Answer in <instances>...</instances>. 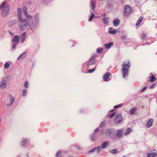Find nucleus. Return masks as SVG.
<instances>
[{"label":"nucleus","instance_id":"1","mask_svg":"<svg viewBox=\"0 0 157 157\" xmlns=\"http://www.w3.org/2000/svg\"><path fill=\"white\" fill-rule=\"evenodd\" d=\"M0 10H2L1 15L3 17L6 16L9 13L10 10V6L7 4L6 2H3L0 6Z\"/></svg>","mask_w":157,"mask_h":157},{"label":"nucleus","instance_id":"47","mask_svg":"<svg viewBox=\"0 0 157 157\" xmlns=\"http://www.w3.org/2000/svg\"><path fill=\"white\" fill-rule=\"evenodd\" d=\"M17 44V43H14L13 45V49H15L16 48Z\"/></svg>","mask_w":157,"mask_h":157},{"label":"nucleus","instance_id":"36","mask_svg":"<svg viewBox=\"0 0 157 157\" xmlns=\"http://www.w3.org/2000/svg\"><path fill=\"white\" fill-rule=\"evenodd\" d=\"M23 10L25 15L28 13L26 11L27 9L25 7H24L23 8Z\"/></svg>","mask_w":157,"mask_h":157},{"label":"nucleus","instance_id":"9","mask_svg":"<svg viewBox=\"0 0 157 157\" xmlns=\"http://www.w3.org/2000/svg\"><path fill=\"white\" fill-rule=\"evenodd\" d=\"M110 74L109 72H107L105 75L103 76V80L105 81H108V79L110 76Z\"/></svg>","mask_w":157,"mask_h":157},{"label":"nucleus","instance_id":"41","mask_svg":"<svg viewBox=\"0 0 157 157\" xmlns=\"http://www.w3.org/2000/svg\"><path fill=\"white\" fill-rule=\"evenodd\" d=\"M117 152V149H116L112 150L111 151V153H113V154L116 153Z\"/></svg>","mask_w":157,"mask_h":157},{"label":"nucleus","instance_id":"54","mask_svg":"<svg viewBox=\"0 0 157 157\" xmlns=\"http://www.w3.org/2000/svg\"><path fill=\"white\" fill-rule=\"evenodd\" d=\"M10 33L12 35H13V34H12V33H11L10 32Z\"/></svg>","mask_w":157,"mask_h":157},{"label":"nucleus","instance_id":"3","mask_svg":"<svg viewBox=\"0 0 157 157\" xmlns=\"http://www.w3.org/2000/svg\"><path fill=\"white\" fill-rule=\"evenodd\" d=\"M28 25V21L27 19H25L22 21L19 27V29L21 31L25 30Z\"/></svg>","mask_w":157,"mask_h":157},{"label":"nucleus","instance_id":"26","mask_svg":"<svg viewBox=\"0 0 157 157\" xmlns=\"http://www.w3.org/2000/svg\"><path fill=\"white\" fill-rule=\"evenodd\" d=\"M111 131L110 129H108L106 131L105 134L106 135L109 136L111 135Z\"/></svg>","mask_w":157,"mask_h":157},{"label":"nucleus","instance_id":"49","mask_svg":"<svg viewBox=\"0 0 157 157\" xmlns=\"http://www.w3.org/2000/svg\"><path fill=\"white\" fill-rule=\"evenodd\" d=\"M98 131H99V129L98 128H97L95 130V131H94V133H96L97 132H98Z\"/></svg>","mask_w":157,"mask_h":157},{"label":"nucleus","instance_id":"24","mask_svg":"<svg viewBox=\"0 0 157 157\" xmlns=\"http://www.w3.org/2000/svg\"><path fill=\"white\" fill-rule=\"evenodd\" d=\"M131 132V129L130 128H128L126 130L125 132L124 133V135H127L128 134H129Z\"/></svg>","mask_w":157,"mask_h":157},{"label":"nucleus","instance_id":"38","mask_svg":"<svg viewBox=\"0 0 157 157\" xmlns=\"http://www.w3.org/2000/svg\"><path fill=\"white\" fill-rule=\"evenodd\" d=\"M95 68L94 67L93 69L88 70V71L89 73H92L95 70Z\"/></svg>","mask_w":157,"mask_h":157},{"label":"nucleus","instance_id":"32","mask_svg":"<svg viewBox=\"0 0 157 157\" xmlns=\"http://www.w3.org/2000/svg\"><path fill=\"white\" fill-rule=\"evenodd\" d=\"M10 66V64L9 63H6L4 65V68L5 69H7L8 68H9Z\"/></svg>","mask_w":157,"mask_h":157},{"label":"nucleus","instance_id":"52","mask_svg":"<svg viewBox=\"0 0 157 157\" xmlns=\"http://www.w3.org/2000/svg\"><path fill=\"white\" fill-rule=\"evenodd\" d=\"M114 110H114V109L111 110H110V112H113V111H114Z\"/></svg>","mask_w":157,"mask_h":157},{"label":"nucleus","instance_id":"29","mask_svg":"<svg viewBox=\"0 0 157 157\" xmlns=\"http://www.w3.org/2000/svg\"><path fill=\"white\" fill-rule=\"evenodd\" d=\"M94 15L93 13H92L91 14V15L90 16L89 18L88 19V21H91L93 18Z\"/></svg>","mask_w":157,"mask_h":157},{"label":"nucleus","instance_id":"39","mask_svg":"<svg viewBox=\"0 0 157 157\" xmlns=\"http://www.w3.org/2000/svg\"><path fill=\"white\" fill-rule=\"evenodd\" d=\"M103 49L102 48H101L100 49H98L97 50V52L98 53H101L103 52Z\"/></svg>","mask_w":157,"mask_h":157},{"label":"nucleus","instance_id":"5","mask_svg":"<svg viewBox=\"0 0 157 157\" xmlns=\"http://www.w3.org/2000/svg\"><path fill=\"white\" fill-rule=\"evenodd\" d=\"M122 117L121 114L117 115L114 119V122L116 124H119L122 121Z\"/></svg>","mask_w":157,"mask_h":157},{"label":"nucleus","instance_id":"11","mask_svg":"<svg viewBox=\"0 0 157 157\" xmlns=\"http://www.w3.org/2000/svg\"><path fill=\"white\" fill-rule=\"evenodd\" d=\"M153 121V120L152 119H150L147 124V127L148 128L151 127Z\"/></svg>","mask_w":157,"mask_h":157},{"label":"nucleus","instance_id":"17","mask_svg":"<svg viewBox=\"0 0 157 157\" xmlns=\"http://www.w3.org/2000/svg\"><path fill=\"white\" fill-rule=\"evenodd\" d=\"M109 143L107 141L104 142L101 144V147L103 149H104L106 148V147L108 145Z\"/></svg>","mask_w":157,"mask_h":157},{"label":"nucleus","instance_id":"28","mask_svg":"<svg viewBox=\"0 0 157 157\" xmlns=\"http://www.w3.org/2000/svg\"><path fill=\"white\" fill-rule=\"evenodd\" d=\"M35 22L36 23H38L39 22V17L37 14H36L35 16Z\"/></svg>","mask_w":157,"mask_h":157},{"label":"nucleus","instance_id":"16","mask_svg":"<svg viewBox=\"0 0 157 157\" xmlns=\"http://www.w3.org/2000/svg\"><path fill=\"white\" fill-rule=\"evenodd\" d=\"M26 36V33L25 32L23 34V36L21 37V42L23 43L25 40V38Z\"/></svg>","mask_w":157,"mask_h":157},{"label":"nucleus","instance_id":"25","mask_svg":"<svg viewBox=\"0 0 157 157\" xmlns=\"http://www.w3.org/2000/svg\"><path fill=\"white\" fill-rule=\"evenodd\" d=\"M28 142V140L26 139H25L23 140L21 142L22 143V146H24Z\"/></svg>","mask_w":157,"mask_h":157},{"label":"nucleus","instance_id":"46","mask_svg":"<svg viewBox=\"0 0 157 157\" xmlns=\"http://www.w3.org/2000/svg\"><path fill=\"white\" fill-rule=\"evenodd\" d=\"M28 83L27 81L25 82V83L24 86L25 88H27L28 86Z\"/></svg>","mask_w":157,"mask_h":157},{"label":"nucleus","instance_id":"31","mask_svg":"<svg viewBox=\"0 0 157 157\" xmlns=\"http://www.w3.org/2000/svg\"><path fill=\"white\" fill-rule=\"evenodd\" d=\"M106 123V121H104L103 122H102L100 124V128H102L103 127L105 124Z\"/></svg>","mask_w":157,"mask_h":157},{"label":"nucleus","instance_id":"2","mask_svg":"<svg viewBox=\"0 0 157 157\" xmlns=\"http://www.w3.org/2000/svg\"><path fill=\"white\" fill-rule=\"evenodd\" d=\"M122 71L123 72V77L124 78L126 76H127L128 74V70L130 68V65L129 63L125 64H123L122 65Z\"/></svg>","mask_w":157,"mask_h":157},{"label":"nucleus","instance_id":"51","mask_svg":"<svg viewBox=\"0 0 157 157\" xmlns=\"http://www.w3.org/2000/svg\"><path fill=\"white\" fill-rule=\"evenodd\" d=\"M101 15L103 17H105L106 15L105 13H104L103 14H102Z\"/></svg>","mask_w":157,"mask_h":157},{"label":"nucleus","instance_id":"45","mask_svg":"<svg viewBox=\"0 0 157 157\" xmlns=\"http://www.w3.org/2000/svg\"><path fill=\"white\" fill-rule=\"evenodd\" d=\"M101 149V147L100 146H98L97 147L96 149L98 152H99Z\"/></svg>","mask_w":157,"mask_h":157},{"label":"nucleus","instance_id":"55","mask_svg":"<svg viewBox=\"0 0 157 157\" xmlns=\"http://www.w3.org/2000/svg\"><path fill=\"white\" fill-rule=\"evenodd\" d=\"M123 157H126V156H123Z\"/></svg>","mask_w":157,"mask_h":157},{"label":"nucleus","instance_id":"44","mask_svg":"<svg viewBox=\"0 0 157 157\" xmlns=\"http://www.w3.org/2000/svg\"><path fill=\"white\" fill-rule=\"evenodd\" d=\"M146 36V35L144 33H143L141 35V37L142 39L144 38Z\"/></svg>","mask_w":157,"mask_h":157},{"label":"nucleus","instance_id":"30","mask_svg":"<svg viewBox=\"0 0 157 157\" xmlns=\"http://www.w3.org/2000/svg\"><path fill=\"white\" fill-rule=\"evenodd\" d=\"M17 12L18 14V15H21L22 13L21 9L20 8H19L17 9Z\"/></svg>","mask_w":157,"mask_h":157},{"label":"nucleus","instance_id":"35","mask_svg":"<svg viewBox=\"0 0 157 157\" xmlns=\"http://www.w3.org/2000/svg\"><path fill=\"white\" fill-rule=\"evenodd\" d=\"M123 104H121L119 105L114 106V108L115 109L120 108L122 106Z\"/></svg>","mask_w":157,"mask_h":157},{"label":"nucleus","instance_id":"48","mask_svg":"<svg viewBox=\"0 0 157 157\" xmlns=\"http://www.w3.org/2000/svg\"><path fill=\"white\" fill-rule=\"evenodd\" d=\"M95 150H96V148H93V149H92V150L90 151H89V152H90V153L93 152H94V151H95Z\"/></svg>","mask_w":157,"mask_h":157},{"label":"nucleus","instance_id":"4","mask_svg":"<svg viewBox=\"0 0 157 157\" xmlns=\"http://www.w3.org/2000/svg\"><path fill=\"white\" fill-rule=\"evenodd\" d=\"M132 10V9L129 6H125L124 10V15L125 16H128L130 14Z\"/></svg>","mask_w":157,"mask_h":157},{"label":"nucleus","instance_id":"21","mask_svg":"<svg viewBox=\"0 0 157 157\" xmlns=\"http://www.w3.org/2000/svg\"><path fill=\"white\" fill-rule=\"evenodd\" d=\"M157 155L156 153L155 152H154L151 153H149L147 155V157H154L156 156Z\"/></svg>","mask_w":157,"mask_h":157},{"label":"nucleus","instance_id":"19","mask_svg":"<svg viewBox=\"0 0 157 157\" xmlns=\"http://www.w3.org/2000/svg\"><path fill=\"white\" fill-rule=\"evenodd\" d=\"M6 82L5 80L1 82L0 86L2 88H5L6 86Z\"/></svg>","mask_w":157,"mask_h":157},{"label":"nucleus","instance_id":"13","mask_svg":"<svg viewBox=\"0 0 157 157\" xmlns=\"http://www.w3.org/2000/svg\"><path fill=\"white\" fill-rule=\"evenodd\" d=\"M9 98L10 100V105H11L14 101V97L10 94L9 95Z\"/></svg>","mask_w":157,"mask_h":157},{"label":"nucleus","instance_id":"20","mask_svg":"<svg viewBox=\"0 0 157 157\" xmlns=\"http://www.w3.org/2000/svg\"><path fill=\"white\" fill-rule=\"evenodd\" d=\"M109 33L114 34L116 32V31L115 29H114L112 31V30H111L113 29V28H109Z\"/></svg>","mask_w":157,"mask_h":157},{"label":"nucleus","instance_id":"42","mask_svg":"<svg viewBox=\"0 0 157 157\" xmlns=\"http://www.w3.org/2000/svg\"><path fill=\"white\" fill-rule=\"evenodd\" d=\"M156 84L153 83V84L150 87V89H152L154 88L156 86Z\"/></svg>","mask_w":157,"mask_h":157},{"label":"nucleus","instance_id":"14","mask_svg":"<svg viewBox=\"0 0 157 157\" xmlns=\"http://www.w3.org/2000/svg\"><path fill=\"white\" fill-rule=\"evenodd\" d=\"M26 52H24L22 54H21L18 58V60H21L24 58L25 57V55H26Z\"/></svg>","mask_w":157,"mask_h":157},{"label":"nucleus","instance_id":"37","mask_svg":"<svg viewBox=\"0 0 157 157\" xmlns=\"http://www.w3.org/2000/svg\"><path fill=\"white\" fill-rule=\"evenodd\" d=\"M25 15V16L29 19H31L32 18V16L31 15L28 14V13H27Z\"/></svg>","mask_w":157,"mask_h":157},{"label":"nucleus","instance_id":"23","mask_svg":"<svg viewBox=\"0 0 157 157\" xmlns=\"http://www.w3.org/2000/svg\"><path fill=\"white\" fill-rule=\"evenodd\" d=\"M151 77L150 78V80L151 82H154L155 81L156 78L154 77V75H152V74H151Z\"/></svg>","mask_w":157,"mask_h":157},{"label":"nucleus","instance_id":"7","mask_svg":"<svg viewBox=\"0 0 157 157\" xmlns=\"http://www.w3.org/2000/svg\"><path fill=\"white\" fill-rule=\"evenodd\" d=\"M136 110L137 108L136 107H135L129 110V112L131 115H132L135 114Z\"/></svg>","mask_w":157,"mask_h":157},{"label":"nucleus","instance_id":"50","mask_svg":"<svg viewBox=\"0 0 157 157\" xmlns=\"http://www.w3.org/2000/svg\"><path fill=\"white\" fill-rule=\"evenodd\" d=\"M146 87H144V88L142 89V91H144L146 88Z\"/></svg>","mask_w":157,"mask_h":157},{"label":"nucleus","instance_id":"22","mask_svg":"<svg viewBox=\"0 0 157 157\" xmlns=\"http://www.w3.org/2000/svg\"><path fill=\"white\" fill-rule=\"evenodd\" d=\"M119 23V20L118 19L114 21L113 22V25L114 26H117L118 25Z\"/></svg>","mask_w":157,"mask_h":157},{"label":"nucleus","instance_id":"18","mask_svg":"<svg viewBox=\"0 0 157 157\" xmlns=\"http://www.w3.org/2000/svg\"><path fill=\"white\" fill-rule=\"evenodd\" d=\"M95 5V0H92L91 3H90V6L92 8L93 10H94Z\"/></svg>","mask_w":157,"mask_h":157},{"label":"nucleus","instance_id":"27","mask_svg":"<svg viewBox=\"0 0 157 157\" xmlns=\"http://www.w3.org/2000/svg\"><path fill=\"white\" fill-rule=\"evenodd\" d=\"M63 155L62 153L60 151L57 152L56 155V157H61Z\"/></svg>","mask_w":157,"mask_h":157},{"label":"nucleus","instance_id":"8","mask_svg":"<svg viewBox=\"0 0 157 157\" xmlns=\"http://www.w3.org/2000/svg\"><path fill=\"white\" fill-rule=\"evenodd\" d=\"M20 36H15L12 40L13 42H16L17 44L19 43Z\"/></svg>","mask_w":157,"mask_h":157},{"label":"nucleus","instance_id":"33","mask_svg":"<svg viewBox=\"0 0 157 157\" xmlns=\"http://www.w3.org/2000/svg\"><path fill=\"white\" fill-rule=\"evenodd\" d=\"M27 93V90L25 89L23 90L22 91V96L25 97L26 96Z\"/></svg>","mask_w":157,"mask_h":157},{"label":"nucleus","instance_id":"12","mask_svg":"<svg viewBox=\"0 0 157 157\" xmlns=\"http://www.w3.org/2000/svg\"><path fill=\"white\" fill-rule=\"evenodd\" d=\"M143 20V18L141 17H139L138 21H137V22L136 23V26H138L142 22Z\"/></svg>","mask_w":157,"mask_h":157},{"label":"nucleus","instance_id":"40","mask_svg":"<svg viewBox=\"0 0 157 157\" xmlns=\"http://www.w3.org/2000/svg\"><path fill=\"white\" fill-rule=\"evenodd\" d=\"M115 115V113H113L112 114L109 116V118H113Z\"/></svg>","mask_w":157,"mask_h":157},{"label":"nucleus","instance_id":"43","mask_svg":"<svg viewBox=\"0 0 157 157\" xmlns=\"http://www.w3.org/2000/svg\"><path fill=\"white\" fill-rule=\"evenodd\" d=\"M18 19L19 21L20 22H22L23 21H22V17L21 16V15H18Z\"/></svg>","mask_w":157,"mask_h":157},{"label":"nucleus","instance_id":"34","mask_svg":"<svg viewBox=\"0 0 157 157\" xmlns=\"http://www.w3.org/2000/svg\"><path fill=\"white\" fill-rule=\"evenodd\" d=\"M102 21L105 24H106L108 23L107 18H104L102 19Z\"/></svg>","mask_w":157,"mask_h":157},{"label":"nucleus","instance_id":"6","mask_svg":"<svg viewBox=\"0 0 157 157\" xmlns=\"http://www.w3.org/2000/svg\"><path fill=\"white\" fill-rule=\"evenodd\" d=\"M123 132V131L122 129L118 130L116 134V137L117 138H121L122 136Z\"/></svg>","mask_w":157,"mask_h":157},{"label":"nucleus","instance_id":"15","mask_svg":"<svg viewBox=\"0 0 157 157\" xmlns=\"http://www.w3.org/2000/svg\"><path fill=\"white\" fill-rule=\"evenodd\" d=\"M112 42L109 43L108 44H105V47L106 48L109 49L113 45Z\"/></svg>","mask_w":157,"mask_h":157},{"label":"nucleus","instance_id":"10","mask_svg":"<svg viewBox=\"0 0 157 157\" xmlns=\"http://www.w3.org/2000/svg\"><path fill=\"white\" fill-rule=\"evenodd\" d=\"M95 63V60L94 58L90 59L88 61L87 64V66H89V65H93Z\"/></svg>","mask_w":157,"mask_h":157},{"label":"nucleus","instance_id":"53","mask_svg":"<svg viewBox=\"0 0 157 157\" xmlns=\"http://www.w3.org/2000/svg\"><path fill=\"white\" fill-rule=\"evenodd\" d=\"M68 157H73L72 156L69 155V156Z\"/></svg>","mask_w":157,"mask_h":157}]
</instances>
